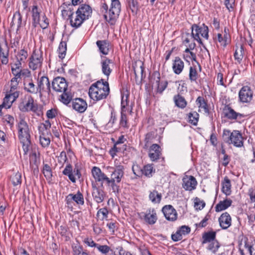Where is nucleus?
<instances>
[{
	"instance_id": "f257e3e1",
	"label": "nucleus",
	"mask_w": 255,
	"mask_h": 255,
	"mask_svg": "<svg viewBox=\"0 0 255 255\" xmlns=\"http://www.w3.org/2000/svg\"><path fill=\"white\" fill-rule=\"evenodd\" d=\"M92 12L91 7L87 4L81 5L76 12L75 16H73V12L69 8L68 10H63V15H68L70 20L71 25L75 28H78L86 19H88Z\"/></svg>"
},
{
	"instance_id": "f03ea898",
	"label": "nucleus",
	"mask_w": 255,
	"mask_h": 255,
	"mask_svg": "<svg viewBox=\"0 0 255 255\" xmlns=\"http://www.w3.org/2000/svg\"><path fill=\"white\" fill-rule=\"evenodd\" d=\"M121 10V5L119 0H111L110 8L104 0L102 2L101 11L104 14L106 21L111 25H114L116 24Z\"/></svg>"
},
{
	"instance_id": "7ed1b4c3",
	"label": "nucleus",
	"mask_w": 255,
	"mask_h": 255,
	"mask_svg": "<svg viewBox=\"0 0 255 255\" xmlns=\"http://www.w3.org/2000/svg\"><path fill=\"white\" fill-rule=\"evenodd\" d=\"M110 91L109 83L101 79L90 87L88 94L91 99L97 102L106 99Z\"/></svg>"
},
{
	"instance_id": "20e7f679",
	"label": "nucleus",
	"mask_w": 255,
	"mask_h": 255,
	"mask_svg": "<svg viewBox=\"0 0 255 255\" xmlns=\"http://www.w3.org/2000/svg\"><path fill=\"white\" fill-rule=\"evenodd\" d=\"M18 136L22 144L24 155L28 153L31 146L30 134L29 126L26 122L21 119L17 125Z\"/></svg>"
},
{
	"instance_id": "39448f33",
	"label": "nucleus",
	"mask_w": 255,
	"mask_h": 255,
	"mask_svg": "<svg viewBox=\"0 0 255 255\" xmlns=\"http://www.w3.org/2000/svg\"><path fill=\"white\" fill-rule=\"evenodd\" d=\"M224 136H228L226 142L229 144H233L237 147L244 146V138L241 132L237 130H234L231 132L229 130H224Z\"/></svg>"
},
{
	"instance_id": "423d86ee",
	"label": "nucleus",
	"mask_w": 255,
	"mask_h": 255,
	"mask_svg": "<svg viewBox=\"0 0 255 255\" xmlns=\"http://www.w3.org/2000/svg\"><path fill=\"white\" fill-rule=\"evenodd\" d=\"M191 28L192 36L200 44H202V40L200 37V35L206 39H208V27L205 24H202L201 26L194 24L192 25Z\"/></svg>"
},
{
	"instance_id": "0eeeda50",
	"label": "nucleus",
	"mask_w": 255,
	"mask_h": 255,
	"mask_svg": "<svg viewBox=\"0 0 255 255\" xmlns=\"http://www.w3.org/2000/svg\"><path fill=\"white\" fill-rule=\"evenodd\" d=\"M43 54L39 50H35L29 58V67L32 70L40 69L43 63Z\"/></svg>"
},
{
	"instance_id": "6e6552de",
	"label": "nucleus",
	"mask_w": 255,
	"mask_h": 255,
	"mask_svg": "<svg viewBox=\"0 0 255 255\" xmlns=\"http://www.w3.org/2000/svg\"><path fill=\"white\" fill-rule=\"evenodd\" d=\"M91 172L95 181L100 183L101 187L103 186L104 183L107 184L110 181V178L103 172L99 167H93L91 170Z\"/></svg>"
},
{
	"instance_id": "1a4fd4ad",
	"label": "nucleus",
	"mask_w": 255,
	"mask_h": 255,
	"mask_svg": "<svg viewBox=\"0 0 255 255\" xmlns=\"http://www.w3.org/2000/svg\"><path fill=\"white\" fill-rule=\"evenodd\" d=\"M65 201L68 207H72L74 202L79 205H83L84 204L83 195L79 191L75 194L68 195L66 197Z\"/></svg>"
},
{
	"instance_id": "9d476101",
	"label": "nucleus",
	"mask_w": 255,
	"mask_h": 255,
	"mask_svg": "<svg viewBox=\"0 0 255 255\" xmlns=\"http://www.w3.org/2000/svg\"><path fill=\"white\" fill-rule=\"evenodd\" d=\"M92 195L94 201L98 204L103 202L106 196L105 192L103 189L97 187L95 183L92 184Z\"/></svg>"
},
{
	"instance_id": "9b49d317",
	"label": "nucleus",
	"mask_w": 255,
	"mask_h": 255,
	"mask_svg": "<svg viewBox=\"0 0 255 255\" xmlns=\"http://www.w3.org/2000/svg\"><path fill=\"white\" fill-rule=\"evenodd\" d=\"M253 92L249 86H244L239 93L240 100L242 103H249L253 98Z\"/></svg>"
},
{
	"instance_id": "f8f14e48",
	"label": "nucleus",
	"mask_w": 255,
	"mask_h": 255,
	"mask_svg": "<svg viewBox=\"0 0 255 255\" xmlns=\"http://www.w3.org/2000/svg\"><path fill=\"white\" fill-rule=\"evenodd\" d=\"M52 87L54 91L62 92L67 89L68 85L65 78L57 77L52 81Z\"/></svg>"
},
{
	"instance_id": "ddd939ff",
	"label": "nucleus",
	"mask_w": 255,
	"mask_h": 255,
	"mask_svg": "<svg viewBox=\"0 0 255 255\" xmlns=\"http://www.w3.org/2000/svg\"><path fill=\"white\" fill-rule=\"evenodd\" d=\"M182 187L187 191H192L196 188L197 182L193 176H185L182 179Z\"/></svg>"
},
{
	"instance_id": "4468645a",
	"label": "nucleus",
	"mask_w": 255,
	"mask_h": 255,
	"mask_svg": "<svg viewBox=\"0 0 255 255\" xmlns=\"http://www.w3.org/2000/svg\"><path fill=\"white\" fill-rule=\"evenodd\" d=\"M145 222L149 224H154L157 220V216L155 210L154 208H149L144 213H141Z\"/></svg>"
},
{
	"instance_id": "2eb2a0df",
	"label": "nucleus",
	"mask_w": 255,
	"mask_h": 255,
	"mask_svg": "<svg viewBox=\"0 0 255 255\" xmlns=\"http://www.w3.org/2000/svg\"><path fill=\"white\" fill-rule=\"evenodd\" d=\"M113 169L110 180L120 183L124 177L125 168L123 165H118L115 168L111 167Z\"/></svg>"
},
{
	"instance_id": "dca6fc26",
	"label": "nucleus",
	"mask_w": 255,
	"mask_h": 255,
	"mask_svg": "<svg viewBox=\"0 0 255 255\" xmlns=\"http://www.w3.org/2000/svg\"><path fill=\"white\" fill-rule=\"evenodd\" d=\"M162 211L165 218L170 221H175L177 218V213L176 210L170 205L164 206Z\"/></svg>"
},
{
	"instance_id": "f3484780",
	"label": "nucleus",
	"mask_w": 255,
	"mask_h": 255,
	"mask_svg": "<svg viewBox=\"0 0 255 255\" xmlns=\"http://www.w3.org/2000/svg\"><path fill=\"white\" fill-rule=\"evenodd\" d=\"M128 98L129 93L128 91H127L126 93H124L122 94L121 112H128L131 115L132 113L133 104L131 103L130 105H129Z\"/></svg>"
},
{
	"instance_id": "a211bd4d",
	"label": "nucleus",
	"mask_w": 255,
	"mask_h": 255,
	"mask_svg": "<svg viewBox=\"0 0 255 255\" xmlns=\"http://www.w3.org/2000/svg\"><path fill=\"white\" fill-rule=\"evenodd\" d=\"M38 93L41 94L43 92H50V84L47 77H41L38 82Z\"/></svg>"
},
{
	"instance_id": "6ab92c4d",
	"label": "nucleus",
	"mask_w": 255,
	"mask_h": 255,
	"mask_svg": "<svg viewBox=\"0 0 255 255\" xmlns=\"http://www.w3.org/2000/svg\"><path fill=\"white\" fill-rule=\"evenodd\" d=\"M19 92H10L8 91L3 99L2 106L5 109L9 108L12 103L18 97Z\"/></svg>"
},
{
	"instance_id": "aec40b11",
	"label": "nucleus",
	"mask_w": 255,
	"mask_h": 255,
	"mask_svg": "<svg viewBox=\"0 0 255 255\" xmlns=\"http://www.w3.org/2000/svg\"><path fill=\"white\" fill-rule=\"evenodd\" d=\"M19 92H10L8 91L3 99L2 106L5 109L9 108L12 103L18 97Z\"/></svg>"
},
{
	"instance_id": "412c9836",
	"label": "nucleus",
	"mask_w": 255,
	"mask_h": 255,
	"mask_svg": "<svg viewBox=\"0 0 255 255\" xmlns=\"http://www.w3.org/2000/svg\"><path fill=\"white\" fill-rule=\"evenodd\" d=\"M19 92H10L8 91L3 99L2 106L5 109L9 108L12 103L18 97Z\"/></svg>"
},
{
	"instance_id": "4be33fe9",
	"label": "nucleus",
	"mask_w": 255,
	"mask_h": 255,
	"mask_svg": "<svg viewBox=\"0 0 255 255\" xmlns=\"http://www.w3.org/2000/svg\"><path fill=\"white\" fill-rule=\"evenodd\" d=\"M72 108L80 113H84L87 108L86 102L81 98H76L72 101Z\"/></svg>"
},
{
	"instance_id": "5701e85b",
	"label": "nucleus",
	"mask_w": 255,
	"mask_h": 255,
	"mask_svg": "<svg viewBox=\"0 0 255 255\" xmlns=\"http://www.w3.org/2000/svg\"><path fill=\"white\" fill-rule=\"evenodd\" d=\"M161 154V148L158 144H153L150 146L148 156L151 161H155L158 160Z\"/></svg>"
},
{
	"instance_id": "b1692460",
	"label": "nucleus",
	"mask_w": 255,
	"mask_h": 255,
	"mask_svg": "<svg viewBox=\"0 0 255 255\" xmlns=\"http://www.w3.org/2000/svg\"><path fill=\"white\" fill-rule=\"evenodd\" d=\"M220 227L223 229H227L231 226L232 218L228 212L223 213L219 218Z\"/></svg>"
},
{
	"instance_id": "393cba45",
	"label": "nucleus",
	"mask_w": 255,
	"mask_h": 255,
	"mask_svg": "<svg viewBox=\"0 0 255 255\" xmlns=\"http://www.w3.org/2000/svg\"><path fill=\"white\" fill-rule=\"evenodd\" d=\"M9 55V47L7 42L4 41L0 43V57L1 59V62L3 64H6L8 63V57Z\"/></svg>"
},
{
	"instance_id": "a878e982",
	"label": "nucleus",
	"mask_w": 255,
	"mask_h": 255,
	"mask_svg": "<svg viewBox=\"0 0 255 255\" xmlns=\"http://www.w3.org/2000/svg\"><path fill=\"white\" fill-rule=\"evenodd\" d=\"M223 114L225 117L231 120L237 119L238 116H242V114L236 112L229 105L224 107L223 110Z\"/></svg>"
},
{
	"instance_id": "bb28decb",
	"label": "nucleus",
	"mask_w": 255,
	"mask_h": 255,
	"mask_svg": "<svg viewBox=\"0 0 255 255\" xmlns=\"http://www.w3.org/2000/svg\"><path fill=\"white\" fill-rule=\"evenodd\" d=\"M184 67V62L178 57H175L173 61L172 69L174 73L176 74H180L183 71Z\"/></svg>"
},
{
	"instance_id": "cd10ccee",
	"label": "nucleus",
	"mask_w": 255,
	"mask_h": 255,
	"mask_svg": "<svg viewBox=\"0 0 255 255\" xmlns=\"http://www.w3.org/2000/svg\"><path fill=\"white\" fill-rule=\"evenodd\" d=\"M112 63V60L108 58H106L101 61L102 71L107 77V79H108L109 76L112 72V69L110 67V64Z\"/></svg>"
},
{
	"instance_id": "c85d7f7f",
	"label": "nucleus",
	"mask_w": 255,
	"mask_h": 255,
	"mask_svg": "<svg viewBox=\"0 0 255 255\" xmlns=\"http://www.w3.org/2000/svg\"><path fill=\"white\" fill-rule=\"evenodd\" d=\"M38 89L32 79H27L24 81V89L27 92L30 94H37L38 93Z\"/></svg>"
},
{
	"instance_id": "c756f323",
	"label": "nucleus",
	"mask_w": 255,
	"mask_h": 255,
	"mask_svg": "<svg viewBox=\"0 0 255 255\" xmlns=\"http://www.w3.org/2000/svg\"><path fill=\"white\" fill-rule=\"evenodd\" d=\"M222 191L223 193L227 196L230 195L232 192V185L231 180L227 176L224 177V180L222 182Z\"/></svg>"
},
{
	"instance_id": "7c9ffc66",
	"label": "nucleus",
	"mask_w": 255,
	"mask_h": 255,
	"mask_svg": "<svg viewBox=\"0 0 255 255\" xmlns=\"http://www.w3.org/2000/svg\"><path fill=\"white\" fill-rule=\"evenodd\" d=\"M96 44L100 52L104 55H107L109 51V43L107 40H98Z\"/></svg>"
},
{
	"instance_id": "2f4dec72",
	"label": "nucleus",
	"mask_w": 255,
	"mask_h": 255,
	"mask_svg": "<svg viewBox=\"0 0 255 255\" xmlns=\"http://www.w3.org/2000/svg\"><path fill=\"white\" fill-rule=\"evenodd\" d=\"M232 201L230 199H226L220 201L215 206V211L217 212L225 210L231 206Z\"/></svg>"
},
{
	"instance_id": "473e14b6",
	"label": "nucleus",
	"mask_w": 255,
	"mask_h": 255,
	"mask_svg": "<svg viewBox=\"0 0 255 255\" xmlns=\"http://www.w3.org/2000/svg\"><path fill=\"white\" fill-rule=\"evenodd\" d=\"M216 235V232L213 231L205 232L203 233L202 235V244L211 243L213 242V241H216L215 240Z\"/></svg>"
},
{
	"instance_id": "72a5a7b5",
	"label": "nucleus",
	"mask_w": 255,
	"mask_h": 255,
	"mask_svg": "<svg viewBox=\"0 0 255 255\" xmlns=\"http://www.w3.org/2000/svg\"><path fill=\"white\" fill-rule=\"evenodd\" d=\"M11 24L12 26H16L17 30L21 26L22 24V16L19 10L16 11L13 14Z\"/></svg>"
},
{
	"instance_id": "f704fd0d",
	"label": "nucleus",
	"mask_w": 255,
	"mask_h": 255,
	"mask_svg": "<svg viewBox=\"0 0 255 255\" xmlns=\"http://www.w3.org/2000/svg\"><path fill=\"white\" fill-rule=\"evenodd\" d=\"M162 195L157 191L153 190L150 191L149 194V200L154 204H158L161 200Z\"/></svg>"
},
{
	"instance_id": "c9c22d12",
	"label": "nucleus",
	"mask_w": 255,
	"mask_h": 255,
	"mask_svg": "<svg viewBox=\"0 0 255 255\" xmlns=\"http://www.w3.org/2000/svg\"><path fill=\"white\" fill-rule=\"evenodd\" d=\"M63 92L60 96V101L65 105H68L72 100L73 95L68 89Z\"/></svg>"
},
{
	"instance_id": "e433bc0d",
	"label": "nucleus",
	"mask_w": 255,
	"mask_h": 255,
	"mask_svg": "<svg viewBox=\"0 0 255 255\" xmlns=\"http://www.w3.org/2000/svg\"><path fill=\"white\" fill-rule=\"evenodd\" d=\"M42 172L48 182L50 183L52 180V171L51 167L48 164H43Z\"/></svg>"
},
{
	"instance_id": "4c0bfd02",
	"label": "nucleus",
	"mask_w": 255,
	"mask_h": 255,
	"mask_svg": "<svg viewBox=\"0 0 255 255\" xmlns=\"http://www.w3.org/2000/svg\"><path fill=\"white\" fill-rule=\"evenodd\" d=\"M62 173L66 176H68L69 179L73 183L76 182V178L73 173L72 166L70 164H68L65 167V169L62 172Z\"/></svg>"
},
{
	"instance_id": "58836bf2",
	"label": "nucleus",
	"mask_w": 255,
	"mask_h": 255,
	"mask_svg": "<svg viewBox=\"0 0 255 255\" xmlns=\"http://www.w3.org/2000/svg\"><path fill=\"white\" fill-rule=\"evenodd\" d=\"M160 74L158 71H154L149 78V83L152 86L156 87L160 84Z\"/></svg>"
},
{
	"instance_id": "ea45409f",
	"label": "nucleus",
	"mask_w": 255,
	"mask_h": 255,
	"mask_svg": "<svg viewBox=\"0 0 255 255\" xmlns=\"http://www.w3.org/2000/svg\"><path fill=\"white\" fill-rule=\"evenodd\" d=\"M174 101L175 105L181 109H184L187 105L185 98L179 95L174 96Z\"/></svg>"
},
{
	"instance_id": "a19ab883",
	"label": "nucleus",
	"mask_w": 255,
	"mask_h": 255,
	"mask_svg": "<svg viewBox=\"0 0 255 255\" xmlns=\"http://www.w3.org/2000/svg\"><path fill=\"white\" fill-rule=\"evenodd\" d=\"M155 138V135L154 132L150 131L147 133L145 134L144 138L145 144L144 145V148H147Z\"/></svg>"
},
{
	"instance_id": "79ce46f5",
	"label": "nucleus",
	"mask_w": 255,
	"mask_h": 255,
	"mask_svg": "<svg viewBox=\"0 0 255 255\" xmlns=\"http://www.w3.org/2000/svg\"><path fill=\"white\" fill-rule=\"evenodd\" d=\"M40 12L41 10L38 8L37 5L33 6L32 8V16L33 22L35 24L39 22Z\"/></svg>"
},
{
	"instance_id": "37998d69",
	"label": "nucleus",
	"mask_w": 255,
	"mask_h": 255,
	"mask_svg": "<svg viewBox=\"0 0 255 255\" xmlns=\"http://www.w3.org/2000/svg\"><path fill=\"white\" fill-rule=\"evenodd\" d=\"M67 51V44L65 41H61L59 44L58 52L59 53V57L63 59Z\"/></svg>"
},
{
	"instance_id": "c03bdc74",
	"label": "nucleus",
	"mask_w": 255,
	"mask_h": 255,
	"mask_svg": "<svg viewBox=\"0 0 255 255\" xmlns=\"http://www.w3.org/2000/svg\"><path fill=\"white\" fill-rule=\"evenodd\" d=\"M155 170L153 169V167L152 164H147L144 165L142 168L143 175L147 177H150L152 176V173L154 172Z\"/></svg>"
},
{
	"instance_id": "a18cd8bd",
	"label": "nucleus",
	"mask_w": 255,
	"mask_h": 255,
	"mask_svg": "<svg viewBox=\"0 0 255 255\" xmlns=\"http://www.w3.org/2000/svg\"><path fill=\"white\" fill-rule=\"evenodd\" d=\"M127 112H121L120 125L123 128H129V125L128 124Z\"/></svg>"
},
{
	"instance_id": "49530a36",
	"label": "nucleus",
	"mask_w": 255,
	"mask_h": 255,
	"mask_svg": "<svg viewBox=\"0 0 255 255\" xmlns=\"http://www.w3.org/2000/svg\"><path fill=\"white\" fill-rule=\"evenodd\" d=\"M10 180L13 186L20 184L21 183V174L18 172L13 173L10 177Z\"/></svg>"
},
{
	"instance_id": "de8ad7c7",
	"label": "nucleus",
	"mask_w": 255,
	"mask_h": 255,
	"mask_svg": "<svg viewBox=\"0 0 255 255\" xmlns=\"http://www.w3.org/2000/svg\"><path fill=\"white\" fill-rule=\"evenodd\" d=\"M196 102L199 108L203 109L205 113L209 112L207 104L203 97H198Z\"/></svg>"
},
{
	"instance_id": "09e8293b",
	"label": "nucleus",
	"mask_w": 255,
	"mask_h": 255,
	"mask_svg": "<svg viewBox=\"0 0 255 255\" xmlns=\"http://www.w3.org/2000/svg\"><path fill=\"white\" fill-rule=\"evenodd\" d=\"M34 100L31 96L28 97L27 101L21 108V110L24 112L29 111L32 109L34 106Z\"/></svg>"
},
{
	"instance_id": "8fccbe9b",
	"label": "nucleus",
	"mask_w": 255,
	"mask_h": 255,
	"mask_svg": "<svg viewBox=\"0 0 255 255\" xmlns=\"http://www.w3.org/2000/svg\"><path fill=\"white\" fill-rule=\"evenodd\" d=\"M118 183L117 182L110 180L106 184L108 186H111L113 192L116 195L119 193L120 190V186L118 185Z\"/></svg>"
},
{
	"instance_id": "3c124183",
	"label": "nucleus",
	"mask_w": 255,
	"mask_h": 255,
	"mask_svg": "<svg viewBox=\"0 0 255 255\" xmlns=\"http://www.w3.org/2000/svg\"><path fill=\"white\" fill-rule=\"evenodd\" d=\"M57 161L58 164L60 165V168L63 167L64 163L67 162L68 158L66 152L63 151L61 152L60 155L57 156Z\"/></svg>"
},
{
	"instance_id": "603ef678",
	"label": "nucleus",
	"mask_w": 255,
	"mask_h": 255,
	"mask_svg": "<svg viewBox=\"0 0 255 255\" xmlns=\"http://www.w3.org/2000/svg\"><path fill=\"white\" fill-rule=\"evenodd\" d=\"M188 119L190 124L196 126L199 120V114L196 112L190 113L188 115Z\"/></svg>"
},
{
	"instance_id": "864d4df0",
	"label": "nucleus",
	"mask_w": 255,
	"mask_h": 255,
	"mask_svg": "<svg viewBox=\"0 0 255 255\" xmlns=\"http://www.w3.org/2000/svg\"><path fill=\"white\" fill-rule=\"evenodd\" d=\"M39 136L40 142L43 147L48 146L50 142V140L49 137H45V132H40Z\"/></svg>"
},
{
	"instance_id": "5fc2aeb1",
	"label": "nucleus",
	"mask_w": 255,
	"mask_h": 255,
	"mask_svg": "<svg viewBox=\"0 0 255 255\" xmlns=\"http://www.w3.org/2000/svg\"><path fill=\"white\" fill-rule=\"evenodd\" d=\"M108 214L109 211L108 209L106 208H103L98 211L97 216L99 219L104 220L108 218Z\"/></svg>"
},
{
	"instance_id": "6e6d98bb",
	"label": "nucleus",
	"mask_w": 255,
	"mask_h": 255,
	"mask_svg": "<svg viewBox=\"0 0 255 255\" xmlns=\"http://www.w3.org/2000/svg\"><path fill=\"white\" fill-rule=\"evenodd\" d=\"M27 56V52L24 49H21L17 53L16 56V59L17 60L24 63L26 60Z\"/></svg>"
},
{
	"instance_id": "4d7b16f0",
	"label": "nucleus",
	"mask_w": 255,
	"mask_h": 255,
	"mask_svg": "<svg viewBox=\"0 0 255 255\" xmlns=\"http://www.w3.org/2000/svg\"><path fill=\"white\" fill-rule=\"evenodd\" d=\"M51 126V123L49 120L46 121L44 124H41L40 125L38 126L39 132H45L47 133V130L50 129Z\"/></svg>"
},
{
	"instance_id": "13d9d810",
	"label": "nucleus",
	"mask_w": 255,
	"mask_h": 255,
	"mask_svg": "<svg viewBox=\"0 0 255 255\" xmlns=\"http://www.w3.org/2000/svg\"><path fill=\"white\" fill-rule=\"evenodd\" d=\"M209 243L210 244L208 247V250H210L214 254L216 253L220 247L219 243L216 240L213 241V242Z\"/></svg>"
},
{
	"instance_id": "bf43d9fd",
	"label": "nucleus",
	"mask_w": 255,
	"mask_h": 255,
	"mask_svg": "<svg viewBox=\"0 0 255 255\" xmlns=\"http://www.w3.org/2000/svg\"><path fill=\"white\" fill-rule=\"evenodd\" d=\"M20 79L12 78L10 80V92H18L17 91Z\"/></svg>"
},
{
	"instance_id": "052dcab7",
	"label": "nucleus",
	"mask_w": 255,
	"mask_h": 255,
	"mask_svg": "<svg viewBox=\"0 0 255 255\" xmlns=\"http://www.w3.org/2000/svg\"><path fill=\"white\" fill-rule=\"evenodd\" d=\"M97 249L100 253L105 255H107L110 251L113 252V250L107 245H101L99 244Z\"/></svg>"
},
{
	"instance_id": "680f3d73",
	"label": "nucleus",
	"mask_w": 255,
	"mask_h": 255,
	"mask_svg": "<svg viewBox=\"0 0 255 255\" xmlns=\"http://www.w3.org/2000/svg\"><path fill=\"white\" fill-rule=\"evenodd\" d=\"M189 79L191 81H195L198 78V73L195 67H190L189 70Z\"/></svg>"
},
{
	"instance_id": "e2e57ef3",
	"label": "nucleus",
	"mask_w": 255,
	"mask_h": 255,
	"mask_svg": "<svg viewBox=\"0 0 255 255\" xmlns=\"http://www.w3.org/2000/svg\"><path fill=\"white\" fill-rule=\"evenodd\" d=\"M128 5L132 12L136 13L138 8V5L136 0H129L128 1Z\"/></svg>"
},
{
	"instance_id": "0e129e2a",
	"label": "nucleus",
	"mask_w": 255,
	"mask_h": 255,
	"mask_svg": "<svg viewBox=\"0 0 255 255\" xmlns=\"http://www.w3.org/2000/svg\"><path fill=\"white\" fill-rule=\"evenodd\" d=\"M132 170L136 176L140 177L143 175L142 168L137 164L133 165L132 167Z\"/></svg>"
},
{
	"instance_id": "69168bd1",
	"label": "nucleus",
	"mask_w": 255,
	"mask_h": 255,
	"mask_svg": "<svg viewBox=\"0 0 255 255\" xmlns=\"http://www.w3.org/2000/svg\"><path fill=\"white\" fill-rule=\"evenodd\" d=\"M194 202V207L197 210L202 209L205 206V203L203 201L200 200L199 199L196 198Z\"/></svg>"
},
{
	"instance_id": "338daca9",
	"label": "nucleus",
	"mask_w": 255,
	"mask_h": 255,
	"mask_svg": "<svg viewBox=\"0 0 255 255\" xmlns=\"http://www.w3.org/2000/svg\"><path fill=\"white\" fill-rule=\"evenodd\" d=\"M240 252L241 255H252L251 254V249H249V243H245L244 249H240Z\"/></svg>"
},
{
	"instance_id": "774afa93",
	"label": "nucleus",
	"mask_w": 255,
	"mask_h": 255,
	"mask_svg": "<svg viewBox=\"0 0 255 255\" xmlns=\"http://www.w3.org/2000/svg\"><path fill=\"white\" fill-rule=\"evenodd\" d=\"M248 194L250 197L251 203L255 202V189L253 188H250Z\"/></svg>"
}]
</instances>
